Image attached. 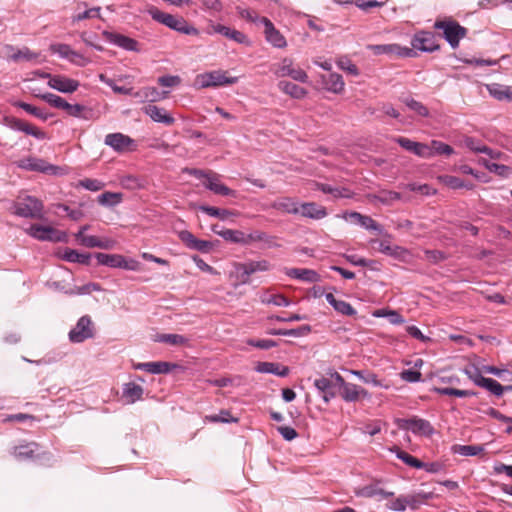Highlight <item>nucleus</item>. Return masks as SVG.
Segmentation results:
<instances>
[{
    "mask_svg": "<svg viewBox=\"0 0 512 512\" xmlns=\"http://www.w3.org/2000/svg\"><path fill=\"white\" fill-rule=\"evenodd\" d=\"M148 13L153 20L167 26L172 30L185 35L199 34V31L195 27L189 25L188 22L181 16H174L172 14L162 12L154 6L148 8Z\"/></svg>",
    "mask_w": 512,
    "mask_h": 512,
    "instance_id": "f257e3e1",
    "label": "nucleus"
},
{
    "mask_svg": "<svg viewBox=\"0 0 512 512\" xmlns=\"http://www.w3.org/2000/svg\"><path fill=\"white\" fill-rule=\"evenodd\" d=\"M43 207L41 200L29 195L19 198L13 205L17 216L30 219H42Z\"/></svg>",
    "mask_w": 512,
    "mask_h": 512,
    "instance_id": "f03ea898",
    "label": "nucleus"
},
{
    "mask_svg": "<svg viewBox=\"0 0 512 512\" xmlns=\"http://www.w3.org/2000/svg\"><path fill=\"white\" fill-rule=\"evenodd\" d=\"M434 28L443 31V37L449 45L455 49L459 46L460 40L466 37L467 29L454 20H437Z\"/></svg>",
    "mask_w": 512,
    "mask_h": 512,
    "instance_id": "7ed1b4c3",
    "label": "nucleus"
},
{
    "mask_svg": "<svg viewBox=\"0 0 512 512\" xmlns=\"http://www.w3.org/2000/svg\"><path fill=\"white\" fill-rule=\"evenodd\" d=\"M237 81V77H229L227 72L222 70L206 72L196 77V84L200 88L228 86L237 83Z\"/></svg>",
    "mask_w": 512,
    "mask_h": 512,
    "instance_id": "20e7f679",
    "label": "nucleus"
},
{
    "mask_svg": "<svg viewBox=\"0 0 512 512\" xmlns=\"http://www.w3.org/2000/svg\"><path fill=\"white\" fill-rule=\"evenodd\" d=\"M430 498V494L417 493L411 495H400L389 502L386 507L395 512H403L409 507L411 510H418L420 505Z\"/></svg>",
    "mask_w": 512,
    "mask_h": 512,
    "instance_id": "39448f33",
    "label": "nucleus"
},
{
    "mask_svg": "<svg viewBox=\"0 0 512 512\" xmlns=\"http://www.w3.org/2000/svg\"><path fill=\"white\" fill-rule=\"evenodd\" d=\"M271 269V264L267 260L249 261L246 263H236L235 270L240 283L248 284L250 276L256 272H265Z\"/></svg>",
    "mask_w": 512,
    "mask_h": 512,
    "instance_id": "423d86ee",
    "label": "nucleus"
},
{
    "mask_svg": "<svg viewBox=\"0 0 512 512\" xmlns=\"http://www.w3.org/2000/svg\"><path fill=\"white\" fill-rule=\"evenodd\" d=\"M94 336L93 324L90 316H82L75 327L69 332V340L73 343H81Z\"/></svg>",
    "mask_w": 512,
    "mask_h": 512,
    "instance_id": "0eeeda50",
    "label": "nucleus"
},
{
    "mask_svg": "<svg viewBox=\"0 0 512 512\" xmlns=\"http://www.w3.org/2000/svg\"><path fill=\"white\" fill-rule=\"evenodd\" d=\"M413 51L433 52L439 49L436 36L432 32L420 31L416 33L411 41Z\"/></svg>",
    "mask_w": 512,
    "mask_h": 512,
    "instance_id": "6e6552de",
    "label": "nucleus"
},
{
    "mask_svg": "<svg viewBox=\"0 0 512 512\" xmlns=\"http://www.w3.org/2000/svg\"><path fill=\"white\" fill-rule=\"evenodd\" d=\"M401 429L409 430L414 434L430 436L434 433V428L429 421L417 417L401 419L399 421Z\"/></svg>",
    "mask_w": 512,
    "mask_h": 512,
    "instance_id": "1a4fd4ad",
    "label": "nucleus"
},
{
    "mask_svg": "<svg viewBox=\"0 0 512 512\" xmlns=\"http://www.w3.org/2000/svg\"><path fill=\"white\" fill-rule=\"evenodd\" d=\"M394 141L406 151L411 152L419 157L426 159L433 157V150L430 149V145L428 144L412 141L406 137H396Z\"/></svg>",
    "mask_w": 512,
    "mask_h": 512,
    "instance_id": "9d476101",
    "label": "nucleus"
},
{
    "mask_svg": "<svg viewBox=\"0 0 512 512\" xmlns=\"http://www.w3.org/2000/svg\"><path fill=\"white\" fill-rule=\"evenodd\" d=\"M261 24L264 26V35L268 43L280 49L287 46L285 37L275 28L274 24L268 18L261 19Z\"/></svg>",
    "mask_w": 512,
    "mask_h": 512,
    "instance_id": "9b49d317",
    "label": "nucleus"
},
{
    "mask_svg": "<svg viewBox=\"0 0 512 512\" xmlns=\"http://www.w3.org/2000/svg\"><path fill=\"white\" fill-rule=\"evenodd\" d=\"M275 74L278 77H291L295 81L306 83L308 81L307 73L299 68L294 67L290 61L284 59L283 62L275 70Z\"/></svg>",
    "mask_w": 512,
    "mask_h": 512,
    "instance_id": "f8f14e48",
    "label": "nucleus"
},
{
    "mask_svg": "<svg viewBox=\"0 0 512 512\" xmlns=\"http://www.w3.org/2000/svg\"><path fill=\"white\" fill-rule=\"evenodd\" d=\"M48 86L62 93H73L78 89L79 82L63 75H53L48 80Z\"/></svg>",
    "mask_w": 512,
    "mask_h": 512,
    "instance_id": "ddd939ff",
    "label": "nucleus"
},
{
    "mask_svg": "<svg viewBox=\"0 0 512 512\" xmlns=\"http://www.w3.org/2000/svg\"><path fill=\"white\" fill-rule=\"evenodd\" d=\"M209 29H210L208 31L209 34H211V33L221 34V35L225 36L226 38L233 40L240 44L248 45L250 43L247 36L244 33L240 32L238 30H235V29H231L222 24H211L209 26Z\"/></svg>",
    "mask_w": 512,
    "mask_h": 512,
    "instance_id": "4468645a",
    "label": "nucleus"
},
{
    "mask_svg": "<svg viewBox=\"0 0 512 512\" xmlns=\"http://www.w3.org/2000/svg\"><path fill=\"white\" fill-rule=\"evenodd\" d=\"M102 35L108 42L118 47L127 51H138V42L128 36L109 31H103Z\"/></svg>",
    "mask_w": 512,
    "mask_h": 512,
    "instance_id": "2eb2a0df",
    "label": "nucleus"
},
{
    "mask_svg": "<svg viewBox=\"0 0 512 512\" xmlns=\"http://www.w3.org/2000/svg\"><path fill=\"white\" fill-rule=\"evenodd\" d=\"M371 50L376 55L395 54L401 57H413L416 55V52H414L413 49L408 47H401L398 44L373 45L371 46Z\"/></svg>",
    "mask_w": 512,
    "mask_h": 512,
    "instance_id": "dca6fc26",
    "label": "nucleus"
},
{
    "mask_svg": "<svg viewBox=\"0 0 512 512\" xmlns=\"http://www.w3.org/2000/svg\"><path fill=\"white\" fill-rule=\"evenodd\" d=\"M177 365L170 362L158 361V362H145L134 365L137 370H143L151 374H167L171 372Z\"/></svg>",
    "mask_w": 512,
    "mask_h": 512,
    "instance_id": "f3484780",
    "label": "nucleus"
},
{
    "mask_svg": "<svg viewBox=\"0 0 512 512\" xmlns=\"http://www.w3.org/2000/svg\"><path fill=\"white\" fill-rule=\"evenodd\" d=\"M299 214L303 217L313 220L323 219L327 216V210L324 206L316 202H305L299 206Z\"/></svg>",
    "mask_w": 512,
    "mask_h": 512,
    "instance_id": "a211bd4d",
    "label": "nucleus"
},
{
    "mask_svg": "<svg viewBox=\"0 0 512 512\" xmlns=\"http://www.w3.org/2000/svg\"><path fill=\"white\" fill-rule=\"evenodd\" d=\"M285 274L294 279H298L308 283L320 281V275L312 269L307 268H284Z\"/></svg>",
    "mask_w": 512,
    "mask_h": 512,
    "instance_id": "6ab92c4d",
    "label": "nucleus"
},
{
    "mask_svg": "<svg viewBox=\"0 0 512 512\" xmlns=\"http://www.w3.org/2000/svg\"><path fill=\"white\" fill-rule=\"evenodd\" d=\"M220 176L214 172H209L205 187L215 194L222 196H235L236 192L219 181Z\"/></svg>",
    "mask_w": 512,
    "mask_h": 512,
    "instance_id": "aec40b11",
    "label": "nucleus"
},
{
    "mask_svg": "<svg viewBox=\"0 0 512 512\" xmlns=\"http://www.w3.org/2000/svg\"><path fill=\"white\" fill-rule=\"evenodd\" d=\"M144 113L147 114L153 121L163 123L165 125H172L175 122L173 116L167 113L164 108L155 105H148L144 107Z\"/></svg>",
    "mask_w": 512,
    "mask_h": 512,
    "instance_id": "412c9836",
    "label": "nucleus"
},
{
    "mask_svg": "<svg viewBox=\"0 0 512 512\" xmlns=\"http://www.w3.org/2000/svg\"><path fill=\"white\" fill-rule=\"evenodd\" d=\"M321 82L327 91L333 92L335 94H340L344 90L345 83L343 77L338 73L322 75Z\"/></svg>",
    "mask_w": 512,
    "mask_h": 512,
    "instance_id": "4be33fe9",
    "label": "nucleus"
},
{
    "mask_svg": "<svg viewBox=\"0 0 512 512\" xmlns=\"http://www.w3.org/2000/svg\"><path fill=\"white\" fill-rule=\"evenodd\" d=\"M104 143L116 151H124L133 143V140L122 133H110L105 136Z\"/></svg>",
    "mask_w": 512,
    "mask_h": 512,
    "instance_id": "5701e85b",
    "label": "nucleus"
},
{
    "mask_svg": "<svg viewBox=\"0 0 512 512\" xmlns=\"http://www.w3.org/2000/svg\"><path fill=\"white\" fill-rule=\"evenodd\" d=\"M168 92H159L155 87H144L137 92H133V97L140 102H156L167 97Z\"/></svg>",
    "mask_w": 512,
    "mask_h": 512,
    "instance_id": "b1692460",
    "label": "nucleus"
},
{
    "mask_svg": "<svg viewBox=\"0 0 512 512\" xmlns=\"http://www.w3.org/2000/svg\"><path fill=\"white\" fill-rule=\"evenodd\" d=\"M5 49L8 52H12L11 54L7 55V58L14 62H20V61H33L39 57V53L31 51L27 47H23L22 49H18L15 51V48L12 45H7Z\"/></svg>",
    "mask_w": 512,
    "mask_h": 512,
    "instance_id": "393cba45",
    "label": "nucleus"
},
{
    "mask_svg": "<svg viewBox=\"0 0 512 512\" xmlns=\"http://www.w3.org/2000/svg\"><path fill=\"white\" fill-rule=\"evenodd\" d=\"M255 370L258 373H270L280 377H286L289 374V368L275 362H258Z\"/></svg>",
    "mask_w": 512,
    "mask_h": 512,
    "instance_id": "a878e982",
    "label": "nucleus"
},
{
    "mask_svg": "<svg viewBox=\"0 0 512 512\" xmlns=\"http://www.w3.org/2000/svg\"><path fill=\"white\" fill-rule=\"evenodd\" d=\"M327 302L334 308L336 312L345 316H355L357 311L351 306L350 303L338 300L332 293L325 294Z\"/></svg>",
    "mask_w": 512,
    "mask_h": 512,
    "instance_id": "bb28decb",
    "label": "nucleus"
},
{
    "mask_svg": "<svg viewBox=\"0 0 512 512\" xmlns=\"http://www.w3.org/2000/svg\"><path fill=\"white\" fill-rule=\"evenodd\" d=\"M487 89L492 97L499 101L512 102V87L493 83L487 85Z\"/></svg>",
    "mask_w": 512,
    "mask_h": 512,
    "instance_id": "cd10ccee",
    "label": "nucleus"
},
{
    "mask_svg": "<svg viewBox=\"0 0 512 512\" xmlns=\"http://www.w3.org/2000/svg\"><path fill=\"white\" fill-rule=\"evenodd\" d=\"M64 110L68 115L84 120H90L94 115V112L91 108L81 104H70L67 102Z\"/></svg>",
    "mask_w": 512,
    "mask_h": 512,
    "instance_id": "c85d7f7f",
    "label": "nucleus"
},
{
    "mask_svg": "<svg viewBox=\"0 0 512 512\" xmlns=\"http://www.w3.org/2000/svg\"><path fill=\"white\" fill-rule=\"evenodd\" d=\"M271 206H272V208H274L276 210H279V211H282V212H285L288 214L296 215V214H299V212H300L298 203L290 197L278 198L277 200H275L272 203Z\"/></svg>",
    "mask_w": 512,
    "mask_h": 512,
    "instance_id": "c756f323",
    "label": "nucleus"
},
{
    "mask_svg": "<svg viewBox=\"0 0 512 512\" xmlns=\"http://www.w3.org/2000/svg\"><path fill=\"white\" fill-rule=\"evenodd\" d=\"M314 386L319 392L322 393V398L325 403H329L331 399L336 396L333 390V382L325 377L315 379Z\"/></svg>",
    "mask_w": 512,
    "mask_h": 512,
    "instance_id": "7c9ffc66",
    "label": "nucleus"
},
{
    "mask_svg": "<svg viewBox=\"0 0 512 512\" xmlns=\"http://www.w3.org/2000/svg\"><path fill=\"white\" fill-rule=\"evenodd\" d=\"M20 167L29 171L49 172L54 166L49 165L46 161L37 158H28L21 162Z\"/></svg>",
    "mask_w": 512,
    "mask_h": 512,
    "instance_id": "2f4dec72",
    "label": "nucleus"
},
{
    "mask_svg": "<svg viewBox=\"0 0 512 512\" xmlns=\"http://www.w3.org/2000/svg\"><path fill=\"white\" fill-rule=\"evenodd\" d=\"M278 87L281 91H283L285 94H288L289 96L301 99L306 96L307 91L305 88L289 81H280L278 83Z\"/></svg>",
    "mask_w": 512,
    "mask_h": 512,
    "instance_id": "473e14b6",
    "label": "nucleus"
},
{
    "mask_svg": "<svg viewBox=\"0 0 512 512\" xmlns=\"http://www.w3.org/2000/svg\"><path fill=\"white\" fill-rule=\"evenodd\" d=\"M217 228L218 225H214L212 228L213 232L221 236L224 240L237 244H243V242H245L244 232L232 229L218 230Z\"/></svg>",
    "mask_w": 512,
    "mask_h": 512,
    "instance_id": "72a5a7b5",
    "label": "nucleus"
},
{
    "mask_svg": "<svg viewBox=\"0 0 512 512\" xmlns=\"http://www.w3.org/2000/svg\"><path fill=\"white\" fill-rule=\"evenodd\" d=\"M91 255L89 253H79L78 251L66 248L62 255V259L72 263L88 265Z\"/></svg>",
    "mask_w": 512,
    "mask_h": 512,
    "instance_id": "f704fd0d",
    "label": "nucleus"
},
{
    "mask_svg": "<svg viewBox=\"0 0 512 512\" xmlns=\"http://www.w3.org/2000/svg\"><path fill=\"white\" fill-rule=\"evenodd\" d=\"M143 387L134 382L126 383L123 387V395L130 403L140 400L143 395Z\"/></svg>",
    "mask_w": 512,
    "mask_h": 512,
    "instance_id": "c9c22d12",
    "label": "nucleus"
},
{
    "mask_svg": "<svg viewBox=\"0 0 512 512\" xmlns=\"http://www.w3.org/2000/svg\"><path fill=\"white\" fill-rule=\"evenodd\" d=\"M38 450V444L28 443L14 448L13 455L19 460L31 459Z\"/></svg>",
    "mask_w": 512,
    "mask_h": 512,
    "instance_id": "e433bc0d",
    "label": "nucleus"
},
{
    "mask_svg": "<svg viewBox=\"0 0 512 512\" xmlns=\"http://www.w3.org/2000/svg\"><path fill=\"white\" fill-rule=\"evenodd\" d=\"M95 258L98 261V264L111 267V268H119L122 261V255L118 254H106V253H96Z\"/></svg>",
    "mask_w": 512,
    "mask_h": 512,
    "instance_id": "4c0bfd02",
    "label": "nucleus"
},
{
    "mask_svg": "<svg viewBox=\"0 0 512 512\" xmlns=\"http://www.w3.org/2000/svg\"><path fill=\"white\" fill-rule=\"evenodd\" d=\"M199 209L206 213L207 215L211 217L219 218L220 220H226L230 218L231 216H235L236 212L228 210V209H221L213 206H207L202 205L199 207Z\"/></svg>",
    "mask_w": 512,
    "mask_h": 512,
    "instance_id": "58836bf2",
    "label": "nucleus"
},
{
    "mask_svg": "<svg viewBox=\"0 0 512 512\" xmlns=\"http://www.w3.org/2000/svg\"><path fill=\"white\" fill-rule=\"evenodd\" d=\"M483 165L492 173L498 176L509 178L512 175V168L506 165L497 164L483 160Z\"/></svg>",
    "mask_w": 512,
    "mask_h": 512,
    "instance_id": "ea45409f",
    "label": "nucleus"
},
{
    "mask_svg": "<svg viewBox=\"0 0 512 512\" xmlns=\"http://www.w3.org/2000/svg\"><path fill=\"white\" fill-rule=\"evenodd\" d=\"M340 396L346 402L358 401V385L347 382L340 391Z\"/></svg>",
    "mask_w": 512,
    "mask_h": 512,
    "instance_id": "a19ab883",
    "label": "nucleus"
},
{
    "mask_svg": "<svg viewBox=\"0 0 512 512\" xmlns=\"http://www.w3.org/2000/svg\"><path fill=\"white\" fill-rule=\"evenodd\" d=\"M261 302L264 304H273L275 306H289L290 301L282 294H270L268 292L261 296Z\"/></svg>",
    "mask_w": 512,
    "mask_h": 512,
    "instance_id": "79ce46f5",
    "label": "nucleus"
},
{
    "mask_svg": "<svg viewBox=\"0 0 512 512\" xmlns=\"http://www.w3.org/2000/svg\"><path fill=\"white\" fill-rule=\"evenodd\" d=\"M13 105L15 107H18V108H21L23 109L24 111H26L27 113L45 121L48 119V114L45 113L43 110H41L40 108L38 107H35L31 104H28L26 102H23V101H16L13 103Z\"/></svg>",
    "mask_w": 512,
    "mask_h": 512,
    "instance_id": "37998d69",
    "label": "nucleus"
},
{
    "mask_svg": "<svg viewBox=\"0 0 512 512\" xmlns=\"http://www.w3.org/2000/svg\"><path fill=\"white\" fill-rule=\"evenodd\" d=\"M402 102L409 109L414 111L417 115L422 116V117H428L429 116L428 108L426 106H424L421 102H419V101H417V100H415L413 98H410V97L403 98Z\"/></svg>",
    "mask_w": 512,
    "mask_h": 512,
    "instance_id": "c03bdc74",
    "label": "nucleus"
},
{
    "mask_svg": "<svg viewBox=\"0 0 512 512\" xmlns=\"http://www.w3.org/2000/svg\"><path fill=\"white\" fill-rule=\"evenodd\" d=\"M480 387L485 388L497 397L502 396L505 391L504 386L492 378H485L482 380Z\"/></svg>",
    "mask_w": 512,
    "mask_h": 512,
    "instance_id": "a18cd8bd",
    "label": "nucleus"
},
{
    "mask_svg": "<svg viewBox=\"0 0 512 512\" xmlns=\"http://www.w3.org/2000/svg\"><path fill=\"white\" fill-rule=\"evenodd\" d=\"M37 97L58 109L64 110L65 105L67 103V101L64 98L53 93L39 94L37 95Z\"/></svg>",
    "mask_w": 512,
    "mask_h": 512,
    "instance_id": "49530a36",
    "label": "nucleus"
},
{
    "mask_svg": "<svg viewBox=\"0 0 512 512\" xmlns=\"http://www.w3.org/2000/svg\"><path fill=\"white\" fill-rule=\"evenodd\" d=\"M157 341L173 346L186 345L188 343V339L179 334H161L158 336Z\"/></svg>",
    "mask_w": 512,
    "mask_h": 512,
    "instance_id": "de8ad7c7",
    "label": "nucleus"
},
{
    "mask_svg": "<svg viewBox=\"0 0 512 512\" xmlns=\"http://www.w3.org/2000/svg\"><path fill=\"white\" fill-rule=\"evenodd\" d=\"M434 391L441 395L456 396V397H470L475 396L477 393L470 390H460L456 388L444 387L434 388Z\"/></svg>",
    "mask_w": 512,
    "mask_h": 512,
    "instance_id": "09e8293b",
    "label": "nucleus"
},
{
    "mask_svg": "<svg viewBox=\"0 0 512 512\" xmlns=\"http://www.w3.org/2000/svg\"><path fill=\"white\" fill-rule=\"evenodd\" d=\"M122 201L121 193L104 192L98 197V202L104 206H114Z\"/></svg>",
    "mask_w": 512,
    "mask_h": 512,
    "instance_id": "8fccbe9b",
    "label": "nucleus"
},
{
    "mask_svg": "<svg viewBox=\"0 0 512 512\" xmlns=\"http://www.w3.org/2000/svg\"><path fill=\"white\" fill-rule=\"evenodd\" d=\"M351 373L353 375L357 376L364 383L372 384L376 387L383 386L382 382L377 378V375L374 373L364 372V371H360V370H352Z\"/></svg>",
    "mask_w": 512,
    "mask_h": 512,
    "instance_id": "3c124183",
    "label": "nucleus"
},
{
    "mask_svg": "<svg viewBox=\"0 0 512 512\" xmlns=\"http://www.w3.org/2000/svg\"><path fill=\"white\" fill-rule=\"evenodd\" d=\"M26 232L33 238L40 240V241H46L47 238H49L47 233L49 232L48 226H42L39 224H32Z\"/></svg>",
    "mask_w": 512,
    "mask_h": 512,
    "instance_id": "603ef678",
    "label": "nucleus"
},
{
    "mask_svg": "<svg viewBox=\"0 0 512 512\" xmlns=\"http://www.w3.org/2000/svg\"><path fill=\"white\" fill-rule=\"evenodd\" d=\"M397 457L410 467L416 469H423L424 467H426V463L420 461L419 459L415 458L414 456L410 455L405 451H399L397 453Z\"/></svg>",
    "mask_w": 512,
    "mask_h": 512,
    "instance_id": "864d4df0",
    "label": "nucleus"
},
{
    "mask_svg": "<svg viewBox=\"0 0 512 512\" xmlns=\"http://www.w3.org/2000/svg\"><path fill=\"white\" fill-rule=\"evenodd\" d=\"M205 420L212 423H232L238 422V419L231 416L228 410H221L218 415H208L205 417Z\"/></svg>",
    "mask_w": 512,
    "mask_h": 512,
    "instance_id": "5fc2aeb1",
    "label": "nucleus"
},
{
    "mask_svg": "<svg viewBox=\"0 0 512 512\" xmlns=\"http://www.w3.org/2000/svg\"><path fill=\"white\" fill-rule=\"evenodd\" d=\"M454 451L462 456H476L484 451L483 446L480 445H458Z\"/></svg>",
    "mask_w": 512,
    "mask_h": 512,
    "instance_id": "6e6d98bb",
    "label": "nucleus"
},
{
    "mask_svg": "<svg viewBox=\"0 0 512 512\" xmlns=\"http://www.w3.org/2000/svg\"><path fill=\"white\" fill-rule=\"evenodd\" d=\"M463 144L465 147L470 149L475 153H482L489 151V147L482 144L479 140L473 137H465L463 140Z\"/></svg>",
    "mask_w": 512,
    "mask_h": 512,
    "instance_id": "4d7b16f0",
    "label": "nucleus"
},
{
    "mask_svg": "<svg viewBox=\"0 0 512 512\" xmlns=\"http://www.w3.org/2000/svg\"><path fill=\"white\" fill-rule=\"evenodd\" d=\"M358 218H359L358 225H360L361 227H363L367 230L376 231L378 234L382 233L383 229H382L381 225H379L370 216L363 215V216H358Z\"/></svg>",
    "mask_w": 512,
    "mask_h": 512,
    "instance_id": "13d9d810",
    "label": "nucleus"
},
{
    "mask_svg": "<svg viewBox=\"0 0 512 512\" xmlns=\"http://www.w3.org/2000/svg\"><path fill=\"white\" fill-rule=\"evenodd\" d=\"M430 149L433 150V156L438 155H451L453 154L454 150L453 148L438 140H433L430 144Z\"/></svg>",
    "mask_w": 512,
    "mask_h": 512,
    "instance_id": "bf43d9fd",
    "label": "nucleus"
},
{
    "mask_svg": "<svg viewBox=\"0 0 512 512\" xmlns=\"http://www.w3.org/2000/svg\"><path fill=\"white\" fill-rule=\"evenodd\" d=\"M439 181L451 189H460L464 185V180L452 175L439 176Z\"/></svg>",
    "mask_w": 512,
    "mask_h": 512,
    "instance_id": "052dcab7",
    "label": "nucleus"
},
{
    "mask_svg": "<svg viewBox=\"0 0 512 512\" xmlns=\"http://www.w3.org/2000/svg\"><path fill=\"white\" fill-rule=\"evenodd\" d=\"M100 17V7H93L83 12H79L73 16V22H79L85 19L98 18Z\"/></svg>",
    "mask_w": 512,
    "mask_h": 512,
    "instance_id": "680f3d73",
    "label": "nucleus"
},
{
    "mask_svg": "<svg viewBox=\"0 0 512 512\" xmlns=\"http://www.w3.org/2000/svg\"><path fill=\"white\" fill-rule=\"evenodd\" d=\"M483 371L493 374L503 380H512V372L507 369H499L495 366L486 365L483 366Z\"/></svg>",
    "mask_w": 512,
    "mask_h": 512,
    "instance_id": "e2e57ef3",
    "label": "nucleus"
},
{
    "mask_svg": "<svg viewBox=\"0 0 512 512\" xmlns=\"http://www.w3.org/2000/svg\"><path fill=\"white\" fill-rule=\"evenodd\" d=\"M21 132H24L27 135H31V136H33L37 139H41V140L46 138L45 132L41 131L37 127H35L25 121L23 122Z\"/></svg>",
    "mask_w": 512,
    "mask_h": 512,
    "instance_id": "0e129e2a",
    "label": "nucleus"
},
{
    "mask_svg": "<svg viewBox=\"0 0 512 512\" xmlns=\"http://www.w3.org/2000/svg\"><path fill=\"white\" fill-rule=\"evenodd\" d=\"M464 373L479 387L481 386L482 380L485 379V377L481 375V371L475 366L465 368Z\"/></svg>",
    "mask_w": 512,
    "mask_h": 512,
    "instance_id": "69168bd1",
    "label": "nucleus"
},
{
    "mask_svg": "<svg viewBox=\"0 0 512 512\" xmlns=\"http://www.w3.org/2000/svg\"><path fill=\"white\" fill-rule=\"evenodd\" d=\"M247 344L250 346L259 348V349H263V350L270 349L277 345V343L272 339H258V340L250 339L247 341Z\"/></svg>",
    "mask_w": 512,
    "mask_h": 512,
    "instance_id": "338daca9",
    "label": "nucleus"
},
{
    "mask_svg": "<svg viewBox=\"0 0 512 512\" xmlns=\"http://www.w3.org/2000/svg\"><path fill=\"white\" fill-rule=\"evenodd\" d=\"M400 377L406 382L415 383L421 380L422 374L417 370L407 369L400 373Z\"/></svg>",
    "mask_w": 512,
    "mask_h": 512,
    "instance_id": "774afa93",
    "label": "nucleus"
}]
</instances>
